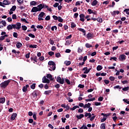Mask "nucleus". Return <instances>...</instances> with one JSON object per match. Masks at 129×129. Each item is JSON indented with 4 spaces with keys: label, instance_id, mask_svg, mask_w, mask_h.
Segmentation results:
<instances>
[{
    "label": "nucleus",
    "instance_id": "2eb2a0df",
    "mask_svg": "<svg viewBox=\"0 0 129 129\" xmlns=\"http://www.w3.org/2000/svg\"><path fill=\"white\" fill-rule=\"evenodd\" d=\"M78 31H80V32H82V33H84V36H85L86 35V31L84 30V29L80 28H78Z\"/></svg>",
    "mask_w": 129,
    "mask_h": 129
},
{
    "label": "nucleus",
    "instance_id": "37998d69",
    "mask_svg": "<svg viewBox=\"0 0 129 129\" xmlns=\"http://www.w3.org/2000/svg\"><path fill=\"white\" fill-rule=\"evenodd\" d=\"M45 21H50L51 20V17L49 15L47 16L45 18Z\"/></svg>",
    "mask_w": 129,
    "mask_h": 129
},
{
    "label": "nucleus",
    "instance_id": "c03bdc74",
    "mask_svg": "<svg viewBox=\"0 0 129 129\" xmlns=\"http://www.w3.org/2000/svg\"><path fill=\"white\" fill-rule=\"evenodd\" d=\"M129 89V87H125L122 88L123 91H127Z\"/></svg>",
    "mask_w": 129,
    "mask_h": 129
},
{
    "label": "nucleus",
    "instance_id": "13d9d810",
    "mask_svg": "<svg viewBox=\"0 0 129 129\" xmlns=\"http://www.w3.org/2000/svg\"><path fill=\"white\" fill-rule=\"evenodd\" d=\"M109 79L110 80H111V81H114V77H113V76H110L109 78Z\"/></svg>",
    "mask_w": 129,
    "mask_h": 129
},
{
    "label": "nucleus",
    "instance_id": "c85d7f7f",
    "mask_svg": "<svg viewBox=\"0 0 129 129\" xmlns=\"http://www.w3.org/2000/svg\"><path fill=\"white\" fill-rule=\"evenodd\" d=\"M64 64H66V66H69L71 64V61L69 60V61H64Z\"/></svg>",
    "mask_w": 129,
    "mask_h": 129
},
{
    "label": "nucleus",
    "instance_id": "5701e85b",
    "mask_svg": "<svg viewBox=\"0 0 129 129\" xmlns=\"http://www.w3.org/2000/svg\"><path fill=\"white\" fill-rule=\"evenodd\" d=\"M22 46H23V44L21 42H18L16 44V47L17 48H18V49H20V48H21V47H22Z\"/></svg>",
    "mask_w": 129,
    "mask_h": 129
},
{
    "label": "nucleus",
    "instance_id": "cd10ccee",
    "mask_svg": "<svg viewBox=\"0 0 129 129\" xmlns=\"http://www.w3.org/2000/svg\"><path fill=\"white\" fill-rule=\"evenodd\" d=\"M102 68H103L102 66L99 65L97 67V71H100V70H102Z\"/></svg>",
    "mask_w": 129,
    "mask_h": 129
},
{
    "label": "nucleus",
    "instance_id": "39448f33",
    "mask_svg": "<svg viewBox=\"0 0 129 129\" xmlns=\"http://www.w3.org/2000/svg\"><path fill=\"white\" fill-rule=\"evenodd\" d=\"M15 28L16 25H15V24H10L7 26V30H8V31H11V30H13V29H15Z\"/></svg>",
    "mask_w": 129,
    "mask_h": 129
},
{
    "label": "nucleus",
    "instance_id": "a19ab883",
    "mask_svg": "<svg viewBox=\"0 0 129 129\" xmlns=\"http://www.w3.org/2000/svg\"><path fill=\"white\" fill-rule=\"evenodd\" d=\"M30 88H31V89H35V88H36V84L35 83L33 84L30 86Z\"/></svg>",
    "mask_w": 129,
    "mask_h": 129
},
{
    "label": "nucleus",
    "instance_id": "6ab92c4d",
    "mask_svg": "<svg viewBox=\"0 0 129 129\" xmlns=\"http://www.w3.org/2000/svg\"><path fill=\"white\" fill-rule=\"evenodd\" d=\"M76 117L78 119H81V118H83V117H84V114H80L79 115H77Z\"/></svg>",
    "mask_w": 129,
    "mask_h": 129
},
{
    "label": "nucleus",
    "instance_id": "2f4dec72",
    "mask_svg": "<svg viewBox=\"0 0 129 129\" xmlns=\"http://www.w3.org/2000/svg\"><path fill=\"white\" fill-rule=\"evenodd\" d=\"M101 129H105V123H102L100 125Z\"/></svg>",
    "mask_w": 129,
    "mask_h": 129
},
{
    "label": "nucleus",
    "instance_id": "aec40b11",
    "mask_svg": "<svg viewBox=\"0 0 129 129\" xmlns=\"http://www.w3.org/2000/svg\"><path fill=\"white\" fill-rule=\"evenodd\" d=\"M98 4V1H97V0H94L92 3L91 5L93 7H95V6H96V5H97Z\"/></svg>",
    "mask_w": 129,
    "mask_h": 129
},
{
    "label": "nucleus",
    "instance_id": "8fccbe9b",
    "mask_svg": "<svg viewBox=\"0 0 129 129\" xmlns=\"http://www.w3.org/2000/svg\"><path fill=\"white\" fill-rule=\"evenodd\" d=\"M124 12L126 13V15H129V9H125V10H124Z\"/></svg>",
    "mask_w": 129,
    "mask_h": 129
},
{
    "label": "nucleus",
    "instance_id": "a211bd4d",
    "mask_svg": "<svg viewBox=\"0 0 129 129\" xmlns=\"http://www.w3.org/2000/svg\"><path fill=\"white\" fill-rule=\"evenodd\" d=\"M10 4H11V2H10V1L4 0L3 1V5H4L5 6H8V5H10Z\"/></svg>",
    "mask_w": 129,
    "mask_h": 129
},
{
    "label": "nucleus",
    "instance_id": "49530a36",
    "mask_svg": "<svg viewBox=\"0 0 129 129\" xmlns=\"http://www.w3.org/2000/svg\"><path fill=\"white\" fill-rule=\"evenodd\" d=\"M75 27H76V24H75V23L74 22H72L71 23V28H75Z\"/></svg>",
    "mask_w": 129,
    "mask_h": 129
},
{
    "label": "nucleus",
    "instance_id": "9b49d317",
    "mask_svg": "<svg viewBox=\"0 0 129 129\" xmlns=\"http://www.w3.org/2000/svg\"><path fill=\"white\" fill-rule=\"evenodd\" d=\"M31 12V13H37V12H39V9H38V7H34L32 8Z\"/></svg>",
    "mask_w": 129,
    "mask_h": 129
},
{
    "label": "nucleus",
    "instance_id": "7c9ffc66",
    "mask_svg": "<svg viewBox=\"0 0 129 129\" xmlns=\"http://www.w3.org/2000/svg\"><path fill=\"white\" fill-rule=\"evenodd\" d=\"M76 108H79V106L78 105L74 106V107H73V108H71L70 110H75L76 109Z\"/></svg>",
    "mask_w": 129,
    "mask_h": 129
},
{
    "label": "nucleus",
    "instance_id": "bf43d9fd",
    "mask_svg": "<svg viewBox=\"0 0 129 129\" xmlns=\"http://www.w3.org/2000/svg\"><path fill=\"white\" fill-rule=\"evenodd\" d=\"M83 111H84V110H83V109H82V108H80V109L78 110V112H79V113H83Z\"/></svg>",
    "mask_w": 129,
    "mask_h": 129
},
{
    "label": "nucleus",
    "instance_id": "de8ad7c7",
    "mask_svg": "<svg viewBox=\"0 0 129 129\" xmlns=\"http://www.w3.org/2000/svg\"><path fill=\"white\" fill-rule=\"evenodd\" d=\"M57 20L58 22H59L60 23H63V19H62L61 17H58V18Z\"/></svg>",
    "mask_w": 129,
    "mask_h": 129
},
{
    "label": "nucleus",
    "instance_id": "4c0bfd02",
    "mask_svg": "<svg viewBox=\"0 0 129 129\" xmlns=\"http://www.w3.org/2000/svg\"><path fill=\"white\" fill-rule=\"evenodd\" d=\"M37 3L35 1H32L30 2V6H36Z\"/></svg>",
    "mask_w": 129,
    "mask_h": 129
},
{
    "label": "nucleus",
    "instance_id": "bb28decb",
    "mask_svg": "<svg viewBox=\"0 0 129 129\" xmlns=\"http://www.w3.org/2000/svg\"><path fill=\"white\" fill-rule=\"evenodd\" d=\"M19 6H22V4H24V0H17Z\"/></svg>",
    "mask_w": 129,
    "mask_h": 129
},
{
    "label": "nucleus",
    "instance_id": "7ed1b4c3",
    "mask_svg": "<svg viewBox=\"0 0 129 129\" xmlns=\"http://www.w3.org/2000/svg\"><path fill=\"white\" fill-rule=\"evenodd\" d=\"M56 81L57 82H58V83H60V84H64V79H61V77H57L56 79Z\"/></svg>",
    "mask_w": 129,
    "mask_h": 129
},
{
    "label": "nucleus",
    "instance_id": "a878e982",
    "mask_svg": "<svg viewBox=\"0 0 129 129\" xmlns=\"http://www.w3.org/2000/svg\"><path fill=\"white\" fill-rule=\"evenodd\" d=\"M37 47H38V45L36 44H34V45L31 44L29 45V48H33L34 49H37Z\"/></svg>",
    "mask_w": 129,
    "mask_h": 129
},
{
    "label": "nucleus",
    "instance_id": "5fc2aeb1",
    "mask_svg": "<svg viewBox=\"0 0 129 129\" xmlns=\"http://www.w3.org/2000/svg\"><path fill=\"white\" fill-rule=\"evenodd\" d=\"M55 29V31L57 30V26H53L51 27V31H54V30Z\"/></svg>",
    "mask_w": 129,
    "mask_h": 129
},
{
    "label": "nucleus",
    "instance_id": "09e8293b",
    "mask_svg": "<svg viewBox=\"0 0 129 129\" xmlns=\"http://www.w3.org/2000/svg\"><path fill=\"white\" fill-rule=\"evenodd\" d=\"M28 36H29V37H30V38H35V37H36V36H35V35H34L32 33L29 34Z\"/></svg>",
    "mask_w": 129,
    "mask_h": 129
},
{
    "label": "nucleus",
    "instance_id": "20e7f679",
    "mask_svg": "<svg viewBox=\"0 0 129 129\" xmlns=\"http://www.w3.org/2000/svg\"><path fill=\"white\" fill-rule=\"evenodd\" d=\"M125 59H126V56L124 54H121L119 56V61H125Z\"/></svg>",
    "mask_w": 129,
    "mask_h": 129
},
{
    "label": "nucleus",
    "instance_id": "473e14b6",
    "mask_svg": "<svg viewBox=\"0 0 129 129\" xmlns=\"http://www.w3.org/2000/svg\"><path fill=\"white\" fill-rule=\"evenodd\" d=\"M85 46L86 47V48H92V45L89 43H86Z\"/></svg>",
    "mask_w": 129,
    "mask_h": 129
},
{
    "label": "nucleus",
    "instance_id": "052dcab7",
    "mask_svg": "<svg viewBox=\"0 0 129 129\" xmlns=\"http://www.w3.org/2000/svg\"><path fill=\"white\" fill-rule=\"evenodd\" d=\"M52 18L54 20H55V21H57V20H58V17H57L55 15H53L52 16Z\"/></svg>",
    "mask_w": 129,
    "mask_h": 129
},
{
    "label": "nucleus",
    "instance_id": "c756f323",
    "mask_svg": "<svg viewBox=\"0 0 129 129\" xmlns=\"http://www.w3.org/2000/svg\"><path fill=\"white\" fill-rule=\"evenodd\" d=\"M51 92H52L51 90L45 91L44 92V94H45L46 95H49L50 93H51Z\"/></svg>",
    "mask_w": 129,
    "mask_h": 129
},
{
    "label": "nucleus",
    "instance_id": "680f3d73",
    "mask_svg": "<svg viewBox=\"0 0 129 129\" xmlns=\"http://www.w3.org/2000/svg\"><path fill=\"white\" fill-rule=\"evenodd\" d=\"M12 19L13 20H17V15H16V14H13L12 15Z\"/></svg>",
    "mask_w": 129,
    "mask_h": 129
},
{
    "label": "nucleus",
    "instance_id": "f8f14e48",
    "mask_svg": "<svg viewBox=\"0 0 129 129\" xmlns=\"http://www.w3.org/2000/svg\"><path fill=\"white\" fill-rule=\"evenodd\" d=\"M17 116H18V114H17L16 113H13L12 114V115H11V119L12 120H15V119H16V117H17Z\"/></svg>",
    "mask_w": 129,
    "mask_h": 129
},
{
    "label": "nucleus",
    "instance_id": "393cba45",
    "mask_svg": "<svg viewBox=\"0 0 129 129\" xmlns=\"http://www.w3.org/2000/svg\"><path fill=\"white\" fill-rule=\"evenodd\" d=\"M0 24H2L4 27L7 26V22L5 20H2L0 22Z\"/></svg>",
    "mask_w": 129,
    "mask_h": 129
},
{
    "label": "nucleus",
    "instance_id": "ddd939ff",
    "mask_svg": "<svg viewBox=\"0 0 129 129\" xmlns=\"http://www.w3.org/2000/svg\"><path fill=\"white\" fill-rule=\"evenodd\" d=\"M29 87V85H26L25 86H23L22 88V91L23 92H27L28 91V88Z\"/></svg>",
    "mask_w": 129,
    "mask_h": 129
},
{
    "label": "nucleus",
    "instance_id": "774afa93",
    "mask_svg": "<svg viewBox=\"0 0 129 129\" xmlns=\"http://www.w3.org/2000/svg\"><path fill=\"white\" fill-rule=\"evenodd\" d=\"M123 101H124V102H125V103L129 104V101L127 100V99H123Z\"/></svg>",
    "mask_w": 129,
    "mask_h": 129
},
{
    "label": "nucleus",
    "instance_id": "0e129e2a",
    "mask_svg": "<svg viewBox=\"0 0 129 129\" xmlns=\"http://www.w3.org/2000/svg\"><path fill=\"white\" fill-rule=\"evenodd\" d=\"M54 53L53 51H49L48 52V55H49V56H52L53 55H54Z\"/></svg>",
    "mask_w": 129,
    "mask_h": 129
},
{
    "label": "nucleus",
    "instance_id": "72a5a7b5",
    "mask_svg": "<svg viewBox=\"0 0 129 129\" xmlns=\"http://www.w3.org/2000/svg\"><path fill=\"white\" fill-rule=\"evenodd\" d=\"M88 39H92V34L89 33L87 34Z\"/></svg>",
    "mask_w": 129,
    "mask_h": 129
},
{
    "label": "nucleus",
    "instance_id": "3c124183",
    "mask_svg": "<svg viewBox=\"0 0 129 129\" xmlns=\"http://www.w3.org/2000/svg\"><path fill=\"white\" fill-rule=\"evenodd\" d=\"M88 12L89 15H91V14H92L93 13V10H92L90 9H88Z\"/></svg>",
    "mask_w": 129,
    "mask_h": 129
},
{
    "label": "nucleus",
    "instance_id": "e2e57ef3",
    "mask_svg": "<svg viewBox=\"0 0 129 129\" xmlns=\"http://www.w3.org/2000/svg\"><path fill=\"white\" fill-rule=\"evenodd\" d=\"M32 96H33V97H37V96H38V95H37L34 91L32 93Z\"/></svg>",
    "mask_w": 129,
    "mask_h": 129
},
{
    "label": "nucleus",
    "instance_id": "69168bd1",
    "mask_svg": "<svg viewBox=\"0 0 129 129\" xmlns=\"http://www.w3.org/2000/svg\"><path fill=\"white\" fill-rule=\"evenodd\" d=\"M58 6H59V3H55V4L53 5V7L54 8H57V7H58Z\"/></svg>",
    "mask_w": 129,
    "mask_h": 129
},
{
    "label": "nucleus",
    "instance_id": "6e6d98bb",
    "mask_svg": "<svg viewBox=\"0 0 129 129\" xmlns=\"http://www.w3.org/2000/svg\"><path fill=\"white\" fill-rule=\"evenodd\" d=\"M18 33L17 32H14L13 33V37H14V38H18Z\"/></svg>",
    "mask_w": 129,
    "mask_h": 129
},
{
    "label": "nucleus",
    "instance_id": "0eeeda50",
    "mask_svg": "<svg viewBox=\"0 0 129 129\" xmlns=\"http://www.w3.org/2000/svg\"><path fill=\"white\" fill-rule=\"evenodd\" d=\"M56 69V64H52L48 66V70L49 71H54Z\"/></svg>",
    "mask_w": 129,
    "mask_h": 129
},
{
    "label": "nucleus",
    "instance_id": "58836bf2",
    "mask_svg": "<svg viewBox=\"0 0 129 129\" xmlns=\"http://www.w3.org/2000/svg\"><path fill=\"white\" fill-rule=\"evenodd\" d=\"M97 22H99V23H102V22H103L102 18H101L100 17L97 18Z\"/></svg>",
    "mask_w": 129,
    "mask_h": 129
},
{
    "label": "nucleus",
    "instance_id": "4d7b16f0",
    "mask_svg": "<svg viewBox=\"0 0 129 129\" xmlns=\"http://www.w3.org/2000/svg\"><path fill=\"white\" fill-rule=\"evenodd\" d=\"M31 54V53L30 52H28L27 54H26L25 55V57L26 58H27V59L30 58V55Z\"/></svg>",
    "mask_w": 129,
    "mask_h": 129
},
{
    "label": "nucleus",
    "instance_id": "4be33fe9",
    "mask_svg": "<svg viewBox=\"0 0 129 129\" xmlns=\"http://www.w3.org/2000/svg\"><path fill=\"white\" fill-rule=\"evenodd\" d=\"M6 102V98H0V103L4 104Z\"/></svg>",
    "mask_w": 129,
    "mask_h": 129
},
{
    "label": "nucleus",
    "instance_id": "412c9836",
    "mask_svg": "<svg viewBox=\"0 0 129 129\" xmlns=\"http://www.w3.org/2000/svg\"><path fill=\"white\" fill-rule=\"evenodd\" d=\"M91 106V104L90 103H88V104H86L84 106V108H89Z\"/></svg>",
    "mask_w": 129,
    "mask_h": 129
},
{
    "label": "nucleus",
    "instance_id": "f257e3e1",
    "mask_svg": "<svg viewBox=\"0 0 129 129\" xmlns=\"http://www.w3.org/2000/svg\"><path fill=\"white\" fill-rule=\"evenodd\" d=\"M10 82H11V80H8L7 81H5L1 84L0 86L1 87L5 89L8 87V85H9Z\"/></svg>",
    "mask_w": 129,
    "mask_h": 129
},
{
    "label": "nucleus",
    "instance_id": "864d4df0",
    "mask_svg": "<svg viewBox=\"0 0 129 129\" xmlns=\"http://www.w3.org/2000/svg\"><path fill=\"white\" fill-rule=\"evenodd\" d=\"M95 105L96 106H99V105H101V103L98 102H95Z\"/></svg>",
    "mask_w": 129,
    "mask_h": 129
},
{
    "label": "nucleus",
    "instance_id": "a18cd8bd",
    "mask_svg": "<svg viewBox=\"0 0 129 129\" xmlns=\"http://www.w3.org/2000/svg\"><path fill=\"white\" fill-rule=\"evenodd\" d=\"M110 61H111L112 60H114V61H117V58H116V57H111L110 58Z\"/></svg>",
    "mask_w": 129,
    "mask_h": 129
},
{
    "label": "nucleus",
    "instance_id": "338daca9",
    "mask_svg": "<svg viewBox=\"0 0 129 129\" xmlns=\"http://www.w3.org/2000/svg\"><path fill=\"white\" fill-rule=\"evenodd\" d=\"M98 101H102L103 100V97H100L98 99Z\"/></svg>",
    "mask_w": 129,
    "mask_h": 129
},
{
    "label": "nucleus",
    "instance_id": "423d86ee",
    "mask_svg": "<svg viewBox=\"0 0 129 129\" xmlns=\"http://www.w3.org/2000/svg\"><path fill=\"white\" fill-rule=\"evenodd\" d=\"M42 83H50V80L46 78V76H44L42 78Z\"/></svg>",
    "mask_w": 129,
    "mask_h": 129
},
{
    "label": "nucleus",
    "instance_id": "1a4fd4ad",
    "mask_svg": "<svg viewBox=\"0 0 129 129\" xmlns=\"http://www.w3.org/2000/svg\"><path fill=\"white\" fill-rule=\"evenodd\" d=\"M37 8L38 9V11L39 12H41V11H42V9H44V3H42L38 5Z\"/></svg>",
    "mask_w": 129,
    "mask_h": 129
},
{
    "label": "nucleus",
    "instance_id": "6e6552de",
    "mask_svg": "<svg viewBox=\"0 0 129 129\" xmlns=\"http://www.w3.org/2000/svg\"><path fill=\"white\" fill-rule=\"evenodd\" d=\"M15 25V28L17 30H20V28H21V26H22V24L20 22L16 23V24H14Z\"/></svg>",
    "mask_w": 129,
    "mask_h": 129
},
{
    "label": "nucleus",
    "instance_id": "603ef678",
    "mask_svg": "<svg viewBox=\"0 0 129 129\" xmlns=\"http://www.w3.org/2000/svg\"><path fill=\"white\" fill-rule=\"evenodd\" d=\"M55 57H56V58H59V57H61V54H60V53L59 52L55 53Z\"/></svg>",
    "mask_w": 129,
    "mask_h": 129
},
{
    "label": "nucleus",
    "instance_id": "dca6fc26",
    "mask_svg": "<svg viewBox=\"0 0 129 129\" xmlns=\"http://www.w3.org/2000/svg\"><path fill=\"white\" fill-rule=\"evenodd\" d=\"M82 71H85L84 72V74H88V73H89L88 72V68L87 67L83 68Z\"/></svg>",
    "mask_w": 129,
    "mask_h": 129
},
{
    "label": "nucleus",
    "instance_id": "f704fd0d",
    "mask_svg": "<svg viewBox=\"0 0 129 129\" xmlns=\"http://www.w3.org/2000/svg\"><path fill=\"white\" fill-rule=\"evenodd\" d=\"M56 63H55V62H54V61H49L48 62V65H49V66H51L52 65H55Z\"/></svg>",
    "mask_w": 129,
    "mask_h": 129
},
{
    "label": "nucleus",
    "instance_id": "e433bc0d",
    "mask_svg": "<svg viewBox=\"0 0 129 129\" xmlns=\"http://www.w3.org/2000/svg\"><path fill=\"white\" fill-rule=\"evenodd\" d=\"M22 28L23 31H27L28 27H27V26H26L25 25H22Z\"/></svg>",
    "mask_w": 129,
    "mask_h": 129
},
{
    "label": "nucleus",
    "instance_id": "f03ea898",
    "mask_svg": "<svg viewBox=\"0 0 129 129\" xmlns=\"http://www.w3.org/2000/svg\"><path fill=\"white\" fill-rule=\"evenodd\" d=\"M45 12H41L38 15V21H44V19H43L42 18H45Z\"/></svg>",
    "mask_w": 129,
    "mask_h": 129
},
{
    "label": "nucleus",
    "instance_id": "ea45409f",
    "mask_svg": "<svg viewBox=\"0 0 129 129\" xmlns=\"http://www.w3.org/2000/svg\"><path fill=\"white\" fill-rule=\"evenodd\" d=\"M21 21L24 22L26 24H29V22H28L25 18H21Z\"/></svg>",
    "mask_w": 129,
    "mask_h": 129
},
{
    "label": "nucleus",
    "instance_id": "4468645a",
    "mask_svg": "<svg viewBox=\"0 0 129 129\" xmlns=\"http://www.w3.org/2000/svg\"><path fill=\"white\" fill-rule=\"evenodd\" d=\"M119 14V11H114L113 12H111V15L114 17L116 15Z\"/></svg>",
    "mask_w": 129,
    "mask_h": 129
},
{
    "label": "nucleus",
    "instance_id": "79ce46f5",
    "mask_svg": "<svg viewBox=\"0 0 129 129\" xmlns=\"http://www.w3.org/2000/svg\"><path fill=\"white\" fill-rule=\"evenodd\" d=\"M121 88H122L121 87H120L119 85L114 87V89H121Z\"/></svg>",
    "mask_w": 129,
    "mask_h": 129
},
{
    "label": "nucleus",
    "instance_id": "9d476101",
    "mask_svg": "<svg viewBox=\"0 0 129 129\" xmlns=\"http://www.w3.org/2000/svg\"><path fill=\"white\" fill-rule=\"evenodd\" d=\"M84 18H85V15H84V14H81L80 15V20L81 22H84V21H85Z\"/></svg>",
    "mask_w": 129,
    "mask_h": 129
},
{
    "label": "nucleus",
    "instance_id": "b1692460",
    "mask_svg": "<svg viewBox=\"0 0 129 129\" xmlns=\"http://www.w3.org/2000/svg\"><path fill=\"white\" fill-rule=\"evenodd\" d=\"M17 9V6H13L12 8L10 9V12H15L16 10Z\"/></svg>",
    "mask_w": 129,
    "mask_h": 129
},
{
    "label": "nucleus",
    "instance_id": "f3484780",
    "mask_svg": "<svg viewBox=\"0 0 129 129\" xmlns=\"http://www.w3.org/2000/svg\"><path fill=\"white\" fill-rule=\"evenodd\" d=\"M46 77L47 78H48V79H50L51 81H53V80H54L53 77L52 76V75L50 74H47Z\"/></svg>",
    "mask_w": 129,
    "mask_h": 129
},
{
    "label": "nucleus",
    "instance_id": "c9c22d12",
    "mask_svg": "<svg viewBox=\"0 0 129 129\" xmlns=\"http://www.w3.org/2000/svg\"><path fill=\"white\" fill-rule=\"evenodd\" d=\"M12 53H13L14 54H15L17 56V57H20V55H17V50H16L15 49H13L12 50Z\"/></svg>",
    "mask_w": 129,
    "mask_h": 129
}]
</instances>
